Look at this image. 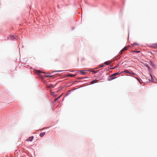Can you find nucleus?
Returning a JSON list of instances; mask_svg holds the SVG:
<instances>
[{"label": "nucleus", "mask_w": 157, "mask_h": 157, "mask_svg": "<svg viewBox=\"0 0 157 157\" xmlns=\"http://www.w3.org/2000/svg\"><path fill=\"white\" fill-rule=\"evenodd\" d=\"M118 75V73H115L113 74H112L110 76V77L111 78V79L110 80H112L116 78V76Z\"/></svg>", "instance_id": "nucleus-1"}, {"label": "nucleus", "mask_w": 157, "mask_h": 157, "mask_svg": "<svg viewBox=\"0 0 157 157\" xmlns=\"http://www.w3.org/2000/svg\"><path fill=\"white\" fill-rule=\"evenodd\" d=\"M88 70H79L78 71L81 73L82 75H85L87 72Z\"/></svg>", "instance_id": "nucleus-2"}, {"label": "nucleus", "mask_w": 157, "mask_h": 157, "mask_svg": "<svg viewBox=\"0 0 157 157\" xmlns=\"http://www.w3.org/2000/svg\"><path fill=\"white\" fill-rule=\"evenodd\" d=\"M15 39H16V37L13 35H10L8 37V39L10 40H13Z\"/></svg>", "instance_id": "nucleus-3"}, {"label": "nucleus", "mask_w": 157, "mask_h": 157, "mask_svg": "<svg viewBox=\"0 0 157 157\" xmlns=\"http://www.w3.org/2000/svg\"><path fill=\"white\" fill-rule=\"evenodd\" d=\"M128 49L127 47H125L123 49H122L121 51L119 53H120V55L122 54L124 51L125 50H127Z\"/></svg>", "instance_id": "nucleus-4"}, {"label": "nucleus", "mask_w": 157, "mask_h": 157, "mask_svg": "<svg viewBox=\"0 0 157 157\" xmlns=\"http://www.w3.org/2000/svg\"><path fill=\"white\" fill-rule=\"evenodd\" d=\"M124 72H125L126 73H127V74H131V75H133V74H135L134 73H133V72L132 71L131 72L130 71H128V70H125V71H124Z\"/></svg>", "instance_id": "nucleus-5"}, {"label": "nucleus", "mask_w": 157, "mask_h": 157, "mask_svg": "<svg viewBox=\"0 0 157 157\" xmlns=\"http://www.w3.org/2000/svg\"><path fill=\"white\" fill-rule=\"evenodd\" d=\"M150 62L152 67H153L154 68H155L156 67V65L153 62H152L151 61H150Z\"/></svg>", "instance_id": "nucleus-6"}, {"label": "nucleus", "mask_w": 157, "mask_h": 157, "mask_svg": "<svg viewBox=\"0 0 157 157\" xmlns=\"http://www.w3.org/2000/svg\"><path fill=\"white\" fill-rule=\"evenodd\" d=\"M33 138V136H31V137H29L28 139H27L26 140L27 141H32Z\"/></svg>", "instance_id": "nucleus-7"}, {"label": "nucleus", "mask_w": 157, "mask_h": 157, "mask_svg": "<svg viewBox=\"0 0 157 157\" xmlns=\"http://www.w3.org/2000/svg\"><path fill=\"white\" fill-rule=\"evenodd\" d=\"M98 71H95V70L91 71V70H89V73L90 72H92L94 73H96L98 72Z\"/></svg>", "instance_id": "nucleus-8"}, {"label": "nucleus", "mask_w": 157, "mask_h": 157, "mask_svg": "<svg viewBox=\"0 0 157 157\" xmlns=\"http://www.w3.org/2000/svg\"><path fill=\"white\" fill-rule=\"evenodd\" d=\"M111 63V62L109 61H107L106 62H105L104 63L105 65H109Z\"/></svg>", "instance_id": "nucleus-9"}, {"label": "nucleus", "mask_w": 157, "mask_h": 157, "mask_svg": "<svg viewBox=\"0 0 157 157\" xmlns=\"http://www.w3.org/2000/svg\"><path fill=\"white\" fill-rule=\"evenodd\" d=\"M59 61V59L58 58H56L54 60V61L55 62H58Z\"/></svg>", "instance_id": "nucleus-10"}, {"label": "nucleus", "mask_w": 157, "mask_h": 157, "mask_svg": "<svg viewBox=\"0 0 157 157\" xmlns=\"http://www.w3.org/2000/svg\"><path fill=\"white\" fill-rule=\"evenodd\" d=\"M45 132H42L40 134V137H42L43 136H44L45 135Z\"/></svg>", "instance_id": "nucleus-11"}, {"label": "nucleus", "mask_w": 157, "mask_h": 157, "mask_svg": "<svg viewBox=\"0 0 157 157\" xmlns=\"http://www.w3.org/2000/svg\"><path fill=\"white\" fill-rule=\"evenodd\" d=\"M97 81H98L97 80H94L92 81H91L90 82V83L91 84H92L97 82Z\"/></svg>", "instance_id": "nucleus-12"}, {"label": "nucleus", "mask_w": 157, "mask_h": 157, "mask_svg": "<svg viewBox=\"0 0 157 157\" xmlns=\"http://www.w3.org/2000/svg\"><path fill=\"white\" fill-rule=\"evenodd\" d=\"M150 75L151 77V82H153L154 81V79L152 77V75L150 73Z\"/></svg>", "instance_id": "nucleus-13"}, {"label": "nucleus", "mask_w": 157, "mask_h": 157, "mask_svg": "<svg viewBox=\"0 0 157 157\" xmlns=\"http://www.w3.org/2000/svg\"><path fill=\"white\" fill-rule=\"evenodd\" d=\"M36 73L37 74H39L40 73H41V71H39V70H36Z\"/></svg>", "instance_id": "nucleus-14"}, {"label": "nucleus", "mask_w": 157, "mask_h": 157, "mask_svg": "<svg viewBox=\"0 0 157 157\" xmlns=\"http://www.w3.org/2000/svg\"><path fill=\"white\" fill-rule=\"evenodd\" d=\"M67 76L69 77H74L75 76V75H72V74H70V75H68Z\"/></svg>", "instance_id": "nucleus-15"}, {"label": "nucleus", "mask_w": 157, "mask_h": 157, "mask_svg": "<svg viewBox=\"0 0 157 157\" xmlns=\"http://www.w3.org/2000/svg\"><path fill=\"white\" fill-rule=\"evenodd\" d=\"M145 66H146V67H147V68L148 70H149V69L150 68V67L148 66V65H147V64H145Z\"/></svg>", "instance_id": "nucleus-16"}, {"label": "nucleus", "mask_w": 157, "mask_h": 157, "mask_svg": "<svg viewBox=\"0 0 157 157\" xmlns=\"http://www.w3.org/2000/svg\"><path fill=\"white\" fill-rule=\"evenodd\" d=\"M136 78V79L138 80L139 81V82H140V84H141V82H140V80H139L138 78Z\"/></svg>", "instance_id": "nucleus-17"}, {"label": "nucleus", "mask_w": 157, "mask_h": 157, "mask_svg": "<svg viewBox=\"0 0 157 157\" xmlns=\"http://www.w3.org/2000/svg\"><path fill=\"white\" fill-rule=\"evenodd\" d=\"M134 52H136V53H138V52H140V51H134Z\"/></svg>", "instance_id": "nucleus-18"}, {"label": "nucleus", "mask_w": 157, "mask_h": 157, "mask_svg": "<svg viewBox=\"0 0 157 157\" xmlns=\"http://www.w3.org/2000/svg\"><path fill=\"white\" fill-rule=\"evenodd\" d=\"M133 45H137L136 43H134Z\"/></svg>", "instance_id": "nucleus-19"}, {"label": "nucleus", "mask_w": 157, "mask_h": 157, "mask_svg": "<svg viewBox=\"0 0 157 157\" xmlns=\"http://www.w3.org/2000/svg\"><path fill=\"white\" fill-rule=\"evenodd\" d=\"M104 66L103 65H100V67H103Z\"/></svg>", "instance_id": "nucleus-20"}, {"label": "nucleus", "mask_w": 157, "mask_h": 157, "mask_svg": "<svg viewBox=\"0 0 157 157\" xmlns=\"http://www.w3.org/2000/svg\"><path fill=\"white\" fill-rule=\"evenodd\" d=\"M58 98H56L55 99V101H56L57 100Z\"/></svg>", "instance_id": "nucleus-21"}, {"label": "nucleus", "mask_w": 157, "mask_h": 157, "mask_svg": "<svg viewBox=\"0 0 157 157\" xmlns=\"http://www.w3.org/2000/svg\"><path fill=\"white\" fill-rule=\"evenodd\" d=\"M56 71V72H57V71Z\"/></svg>", "instance_id": "nucleus-22"}, {"label": "nucleus", "mask_w": 157, "mask_h": 157, "mask_svg": "<svg viewBox=\"0 0 157 157\" xmlns=\"http://www.w3.org/2000/svg\"><path fill=\"white\" fill-rule=\"evenodd\" d=\"M71 71V72H73V71Z\"/></svg>", "instance_id": "nucleus-23"}]
</instances>
